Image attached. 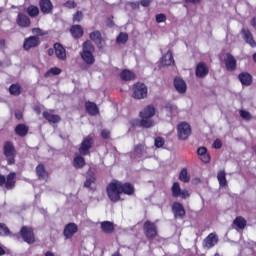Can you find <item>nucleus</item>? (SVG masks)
<instances>
[{
	"label": "nucleus",
	"mask_w": 256,
	"mask_h": 256,
	"mask_svg": "<svg viewBox=\"0 0 256 256\" xmlns=\"http://www.w3.org/2000/svg\"><path fill=\"white\" fill-rule=\"evenodd\" d=\"M21 237L25 243L29 245L35 243V234H33V229L29 227H22L20 230Z\"/></svg>",
	"instance_id": "obj_4"
},
{
	"label": "nucleus",
	"mask_w": 256,
	"mask_h": 256,
	"mask_svg": "<svg viewBox=\"0 0 256 256\" xmlns=\"http://www.w3.org/2000/svg\"><path fill=\"white\" fill-rule=\"evenodd\" d=\"M146 151H147V148H145V145L143 144H138L134 148V153L136 157H145Z\"/></svg>",
	"instance_id": "obj_34"
},
{
	"label": "nucleus",
	"mask_w": 256,
	"mask_h": 256,
	"mask_svg": "<svg viewBox=\"0 0 256 256\" xmlns=\"http://www.w3.org/2000/svg\"><path fill=\"white\" fill-rule=\"evenodd\" d=\"M165 21H167V16H165V14L156 15V23H165Z\"/></svg>",
	"instance_id": "obj_51"
},
{
	"label": "nucleus",
	"mask_w": 256,
	"mask_h": 256,
	"mask_svg": "<svg viewBox=\"0 0 256 256\" xmlns=\"http://www.w3.org/2000/svg\"><path fill=\"white\" fill-rule=\"evenodd\" d=\"M15 117H16V119H22L23 114L21 113V111H16L15 112Z\"/></svg>",
	"instance_id": "obj_58"
},
{
	"label": "nucleus",
	"mask_w": 256,
	"mask_h": 256,
	"mask_svg": "<svg viewBox=\"0 0 256 256\" xmlns=\"http://www.w3.org/2000/svg\"><path fill=\"white\" fill-rule=\"evenodd\" d=\"M195 74L199 79H205V77L209 75V67H207L205 62H200L196 66Z\"/></svg>",
	"instance_id": "obj_12"
},
{
	"label": "nucleus",
	"mask_w": 256,
	"mask_h": 256,
	"mask_svg": "<svg viewBox=\"0 0 256 256\" xmlns=\"http://www.w3.org/2000/svg\"><path fill=\"white\" fill-rule=\"evenodd\" d=\"M134 99H145L147 97V86L143 83H137L134 85Z\"/></svg>",
	"instance_id": "obj_8"
},
{
	"label": "nucleus",
	"mask_w": 256,
	"mask_h": 256,
	"mask_svg": "<svg viewBox=\"0 0 256 256\" xmlns=\"http://www.w3.org/2000/svg\"><path fill=\"white\" fill-rule=\"evenodd\" d=\"M214 149H221L223 147V142H221V139H216L213 143Z\"/></svg>",
	"instance_id": "obj_53"
},
{
	"label": "nucleus",
	"mask_w": 256,
	"mask_h": 256,
	"mask_svg": "<svg viewBox=\"0 0 256 256\" xmlns=\"http://www.w3.org/2000/svg\"><path fill=\"white\" fill-rule=\"evenodd\" d=\"M234 225H236V227H239V229H245V225H247V221H245L243 217H237L234 220Z\"/></svg>",
	"instance_id": "obj_41"
},
{
	"label": "nucleus",
	"mask_w": 256,
	"mask_h": 256,
	"mask_svg": "<svg viewBox=\"0 0 256 256\" xmlns=\"http://www.w3.org/2000/svg\"><path fill=\"white\" fill-rule=\"evenodd\" d=\"M11 95H20L21 94V87L17 84H12L9 88Z\"/></svg>",
	"instance_id": "obj_44"
},
{
	"label": "nucleus",
	"mask_w": 256,
	"mask_h": 256,
	"mask_svg": "<svg viewBox=\"0 0 256 256\" xmlns=\"http://www.w3.org/2000/svg\"><path fill=\"white\" fill-rule=\"evenodd\" d=\"M70 33L74 39H79L83 37V28L80 25H74L71 27Z\"/></svg>",
	"instance_id": "obj_27"
},
{
	"label": "nucleus",
	"mask_w": 256,
	"mask_h": 256,
	"mask_svg": "<svg viewBox=\"0 0 256 256\" xmlns=\"http://www.w3.org/2000/svg\"><path fill=\"white\" fill-rule=\"evenodd\" d=\"M239 81L242 85H245L246 87H249L251 83L253 82V77L248 72H242L238 76Z\"/></svg>",
	"instance_id": "obj_22"
},
{
	"label": "nucleus",
	"mask_w": 256,
	"mask_h": 256,
	"mask_svg": "<svg viewBox=\"0 0 256 256\" xmlns=\"http://www.w3.org/2000/svg\"><path fill=\"white\" fill-rule=\"evenodd\" d=\"M121 192L125 193V195H133L135 188L130 183H121Z\"/></svg>",
	"instance_id": "obj_31"
},
{
	"label": "nucleus",
	"mask_w": 256,
	"mask_h": 256,
	"mask_svg": "<svg viewBox=\"0 0 256 256\" xmlns=\"http://www.w3.org/2000/svg\"><path fill=\"white\" fill-rule=\"evenodd\" d=\"M120 77L122 81H133L135 79V74L129 70H123Z\"/></svg>",
	"instance_id": "obj_33"
},
{
	"label": "nucleus",
	"mask_w": 256,
	"mask_h": 256,
	"mask_svg": "<svg viewBox=\"0 0 256 256\" xmlns=\"http://www.w3.org/2000/svg\"><path fill=\"white\" fill-rule=\"evenodd\" d=\"M9 235V228L5 224L0 223V237Z\"/></svg>",
	"instance_id": "obj_46"
},
{
	"label": "nucleus",
	"mask_w": 256,
	"mask_h": 256,
	"mask_svg": "<svg viewBox=\"0 0 256 256\" xmlns=\"http://www.w3.org/2000/svg\"><path fill=\"white\" fill-rule=\"evenodd\" d=\"M155 113V106H146L142 111H140L141 120H134L133 125H140V127H145V129H151V127L155 126V121H153Z\"/></svg>",
	"instance_id": "obj_1"
},
{
	"label": "nucleus",
	"mask_w": 256,
	"mask_h": 256,
	"mask_svg": "<svg viewBox=\"0 0 256 256\" xmlns=\"http://www.w3.org/2000/svg\"><path fill=\"white\" fill-rule=\"evenodd\" d=\"M60 73L61 69L53 67L45 73V77H51V75H59Z\"/></svg>",
	"instance_id": "obj_45"
},
{
	"label": "nucleus",
	"mask_w": 256,
	"mask_h": 256,
	"mask_svg": "<svg viewBox=\"0 0 256 256\" xmlns=\"http://www.w3.org/2000/svg\"><path fill=\"white\" fill-rule=\"evenodd\" d=\"M107 25H108V27H113V20L108 19L107 20Z\"/></svg>",
	"instance_id": "obj_63"
},
{
	"label": "nucleus",
	"mask_w": 256,
	"mask_h": 256,
	"mask_svg": "<svg viewBox=\"0 0 256 256\" xmlns=\"http://www.w3.org/2000/svg\"><path fill=\"white\" fill-rule=\"evenodd\" d=\"M43 117L49 123H59V121H61V117L59 115L51 114L49 112H43Z\"/></svg>",
	"instance_id": "obj_28"
},
{
	"label": "nucleus",
	"mask_w": 256,
	"mask_h": 256,
	"mask_svg": "<svg viewBox=\"0 0 256 256\" xmlns=\"http://www.w3.org/2000/svg\"><path fill=\"white\" fill-rule=\"evenodd\" d=\"M219 243V237L215 233H210L204 240H203V247L204 249H212L215 247L216 244Z\"/></svg>",
	"instance_id": "obj_9"
},
{
	"label": "nucleus",
	"mask_w": 256,
	"mask_h": 256,
	"mask_svg": "<svg viewBox=\"0 0 256 256\" xmlns=\"http://www.w3.org/2000/svg\"><path fill=\"white\" fill-rule=\"evenodd\" d=\"M3 47H5V40L1 39L0 40V49H3Z\"/></svg>",
	"instance_id": "obj_62"
},
{
	"label": "nucleus",
	"mask_w": 256,
	"mask_h": 256,
	"mask_svg": "<svg viewBox=\"0 0 256 256\" xmlns=\"http://www.w3.org/2000/svg\"><path fill=\"white\" fill-rule=\"evenodd\" d=\"M86 111L89 115H97V113H99V108L96 103L86 102Z\"/></svg>",
	"instance_id": "obj_32"
},
{
	"label": "nucleus",
	"mask_w": 256,
	"mask_h": 256,
	"mask_svg": "<svg viewBox=\"0 0 256 256\" xmlns=\"http://www.w3.org/2000/svg\"><path fill=\"white\" fill-rule=\"evenodd\" d=\"M179 179L180 181H182V183H189V181H191V176H189V173L187 172V168H184L181 170Z\"/></svg>",
	"instance_id": "obj_38"
},
{
	"label": "nucleus",
	"mask_w": 256,
	"mask_h": 256,
	"mask_svg": "<svg viewBox=\"0 0 256 256\" xmlns=\"http://www.w3.org/2000/svg\"><path fill=\"white\" fill-rule=\"evenodd\" d=\"M91 147H93V138L88 136L84 138V140L80 145V148H79L80 155H83V156L89 155V149H91Z\"/></svg>",
	"instance_id": "obj_10"
},
{
	"label": "nucleus",
	"mask_w": 256,
	"mask_h": 256,
	"mask_svg": "<svg viewBox=\"0 0 256 256\" xmlns=\"http://www.w3.org/2000/svg\"><path fill=\"white\" fill-rule=\"evenodd\" d=\"M4 155L9 165H13V163H15V147H13V144L11 142L5 143Z\"/></svg>",
	"instance_id": "obj_5"
},
{
	"label": "nucleus",
	"mask_w": 256,
	"mask_h": 256,
	"mask_svg": "<svg viewBox=\"0 0 256 256\" xmlns=\"http://www.w3.org/2000/svg\"><path fill=\"white\" fill-rule=\"evenodd\" d=\"M128 5H130V7H132V9H139V5H141V2H139V1L130 2V3H128Z\"/></svg>",
	"instance_id": "obj_55"
},
{
	"label": "nucleus",
	"mask_w": 256,
	"mask_h": 256,
	"mask_svg": "<svg viewBox=\"0 0 256 256\" xmlns=\"http://www.w3.org/2000/svg\"><path fill=\"white\" fill-rule=\"evenodd\" d=\"M186 3H201V0H186Z\"/></svg>",
	"instance_id": "obj_61"
},
{
	"label": "nucleus",
	"mask_w": 256,
	"mask_h": 256,
	"mask_svg": "<svg viewBox=\"0 0 256 256\" xmlns=\"http://www.w3.org/2000/svg\"><path fill=\"white\" fill-rule=\"evenodd\" d=\"M242 35L245 43L250 45V47H256L255 39H253V34L251 33V31H249V29L243 28Z\"/></svg>",
	"instance_id": "obj_17"
},
{
	"label": "nucleus",
	"mask_w": 256,
	"mask_h": 256,
	"mask_svg": "<svg viewBox=\"0 0 256 256\" xmlns=\"http://www.w3.org/2000/svg\"><path fill=\"white\" fill-rule=\"evenodd\" d=\"M144 233L147 239H155L157 237V225L151 221H146L144 224Z\"/></svg>",
	"instance_id": "obj_7"
},
{
	"label": "nucleus",
	"mask_w": 256,
	"mask_h": 256,
	"mask_svg": "<svg viewBox=\"0 0 256 256\" xmlns=\"http://www.w3.org/2000/svg\"><path fill=\"white\" fill-rule=\"evenodd\" d=\"M16 134L19 135L20 137H25L27 133L29 132V128L25 126V124H19L15 128Z\"/></svg>",
	"instance_id": "obj_35"
},
{
	"label": "nucleus",
	"mask_w": 256,
	"mask_h": 256,
	"mask_svg": "<svg viewBox=\"0 0 256 256\" xmlns=\"http://www.w3.org/2000/svg\"><path fill=\"white\" fill-rule=\"evenodd\" d=\"M64 7H67L68 9H75V7H77V3H75V1H67L64 3Z\"/></svg>",
	"instance_id": "obj_52"
},
{
	"label": "nucleus",
	"mask_w": 256,
	"mask_h": 256,
	"mask_svg": "<svg viewBox=\"0 0 256 256\" xmlns=\"http://www.w3.org/2000/svg\"><path fill=\"white\" fill-rule=\"evenodd\" d=\"M110 135H111V132H109V130H102L101 132V136L103 137V139H109Z\"/></svg>",
	"instance_id": "obj_54"
},
{
	"label": "nucleus",
	"mask_w": 256,
	"mask_h": 256,
	"mask_svg": "<svg viewBox=\"0 0 256 256\" xmlns=\"http://www.w3.org/2000/svg\"><path fill=\"white\" fill-rule=\"evenodd\" d=\"M101 229L102 231H104V233H113L115 227L113 226V223L109 221H104L101 223Z\"/></svg>",
	"instance_id": "obj_36"
},
{
	"label": "nucleus",
	"mask_w": 256,
	"mask_h": 256,
	"mask_svg": "<svg viewBox=\"0 0 256 256\" xmlns=\"http://www.w3.org/2000/svg\"><path fill=\"white\" fill-rule=\"evenodd\" d=\"M94 51L95 46H93L90 41L83 43L82 52L80 55L86 65H93V63H95V56H93Z\"/></svg>",
	"instance_id": "obj_2"
},
{
	"label": "nucleus",
	"mask_w": 256,
	"mask_h": 256,
	"mask_svg": "<svg viewBox=\"0 0 256 256\" xmlns=\"http://www.w3.org/2000/svg\"><path fill=\"white\" fill-rule=\"evenodd\" d=\"M172 211L175 217H179L180 219H183V217H185V208L183 207V204L179 202H175L172 205Z\"/></svg>",
	"instance_id": "obj_19"
},
{
	"label": "nucleus",
	"mask_w": 256,
	"mask_h": 256,
	"mask_svg": "<svg viewBox=\"0 0 256 256\" xmlns=\"http://www.w3.org/2000/svg\"><path fill=\"white\" fill-rule=\"evenodd\" d=\"M45 256H55V254L53 252H46Z\"/></svg>",
	"instance_id": "obj_64"
},
{
	"label": "nucleus",
	"mask_w": 256,
	"mask_h": 256,
	"mask_svg": "<svg viewBox=\"0 0 256 256\" xmlns=\"http://www.w3.org/2000/svg\"><path fill=\"white\" fill-rule=\"evenodd\" d=\"M226 175L227 174L225 173V171L218 172L217 179L219 181L220 187H225V185H227Z\"/></svg>",
	"instance_id": "obj_39"
},
{
	"label": "nucleus",
	"mask_w": 256,
	"mask_h": 256,
	"mask_svg": "<svg viewBox=\"0 0 256 256\" xmlns=\"http://www.w3.org/2000/svg\"><path fill=\"white\" fill-rule=\"evenodd\" d=\"M162 65L164 67L175 65V60L173 59V53H171L170 50L162 57Z\"/></svg>",
	"instance_id": "obj_26"
},
{
	"label": "nucleus",
	"mask_w": 256,
	"mask_h": 256,
	"mask_svg": "<svg viewBox=\"0 0 256 256\" xmlns=\"http://www.w3.org/2000/svg\"><path fill=\"white\" fill-rule=\"evenodd\" d=\"M48 55H49L50 57H52V55H55V49L49 48V49H48Z\"/></svg>",
	"instance_id": "obj_59"
},
{
	"label": "nucleus",
	"mask_w": 256,
	"mask_h": 256,
	"mask_svg": "<svg viewBox=\"0 0 256 256\" xmlns=\"http://www.w3.org/2000/svg\"><path fill=\"white\" fill-rule=\"evenodd\" d=\"M39 43H40L39 37L30 36L24 40V43H23L24 50L30 51V49L38 47Z\"/></svg>",
	"instance_id": "obj_11"
},
{
	"label": "nucleus",
	"mask_w": 256,
	"mask_h": 256,
	"mask_svg": "<svg viewBox=\"0 0 256 256\" xmlns=\"http://www.w3.org/2000/svg\"><path fill=\"white\" fill-rule=\"evenodd\" d=\"M197 154L203 163H209V161H211V157L209 156V153H207V147H199L197 149Z\"/></svg>",
	"instance_id": "obj_25"
},
{
	"label": "nucleus",
	"mask_w": 256,
	"mask_h": 256,
	"mask_svg": "<svg viewBox=\"0 0 256 256\" xmlns=\"http://www.w3.org/2000/svg\"><path fill=\"white\" fill-rule=\"evenodd\" d=\"M36 175L41 181H47V178L49 177V173H47L43 164H39L36 167Z\"/></svg>",
	"instance_id": "obj_24"
},
{
	"label": "nucleus",
	"mask_w": 256,
	"mask_h": 256,
	"mask_svg": "<svg viewBox=\"0 0 256 256\" xmlns=\"http://www.w3.org/2000/svg\"><path fill=\"white\" fill-rule=\"evenodd\" d=\"M164 110L166 111L168 117H173V115H177V106L173 104H166Z\"/></svg>",
	"instance_id": "obj_37"
},
{
	"label": "nucleus",
	"mask_w": 256,
	"mask_h": 256,
	"mask_svg": "<svg viewBox=\"0 0 256 256\" xmlns=\"http://www.w3.org/2000/svg\"><path fill=\"white\" fill-rule=\"evenodd\" d=\"M121 182L113 181L107 186V196L113 203H117L121 199Z\"/></svg>",
	"instance_id": "obj_3"
},
{
	"label": "nucleus",
	"mask_w": 256,
	"mask_h": 256,
	"mask_svg": "<svg viewBox=\"0 0 256 256\" xmlns=\"http://www.w3.org/2000/svg\"><path fill=\"white\" fill-rule=\"evenodd\" d=\"M94 186H95V176L90 175L86 178V181L84 182V187H86L87 189H93Z\"/></svg>",
	"instance_id": "obj_40"
},
{
	"label": "nucleus",
	"mask_w": 256,
	"mask_h": 256,
	"mask_svg": "<svg viewBox=\"0 0 256 256\" xmlns=\"http://www.w3.org/2000/svg\"><path fill=\"white\" fill-rule=\"evenodd\" d=\"M54 51L57 59L59 61H67V50H65V47L59 43L54 44Z\"/></svg>",
	"instance_id": "obj_14"
},
{
	"label": "nucleus",
	"mask_w": 256,
	"mask_h": 256,
	"mask_svg": "<svg viewBox=\"0 0 256 256\" xmlns=\"http://www.w3.org/2000/svg\"><path fill=\"white\" fill-rule=\"evenodd\" d=\"M155 147L161 148L165 145V140L162 137H157L154 141Z\"/></svg>",
	"instance_id": "obj_49"
},
{
	"label": "nucleus",
	"mask_w": 256,
	"mask_h": 256,
	"mask_svg": "<svg viewBox=\"0 0 256 256\" xmlns=\"http://www.w3.org/2000/svg\"><path fill=\"white\" fill-rule=\"evenodd\" d=\"M89 37L91 41H94L98 49H103V47H105V40H103V37L101 36V32L99 31L91 32Z\"/></svg>",
	"instance_id": "obj_13"
},
{
	"label": "nucleus",
	"mask_w": 256,
	"mask_h": 256,
	"mask_svg": "<svg viewBox=\"0 0 256 256\" xmlns=\"http://www.w3.org/2000/svg\"><path fill=\"white\" fill-rule=\"evenodd\" d=\"M40 11L45 15H49L53 11V3L51 0H40Z\"/></svg>",
	"instance_id": "obj_21"
},
{
	"label": "nucleus",
	"mask_w": 256,
	"mask_h": 256,
	"mask_svg": "<svg viewBox=\"0 0 256 256\" xmlns=\"http://www.w3.org/2000/svg\"><path fill=\"white\" fill-rule=\"evenodd\" d=\"M27 13L30 17H37L39 15V8L37 6H30L27 8Z\"/></svg>",
	"instance_id": "obj_43"
},
{
	"label": "nucleus",
	"mask_w": 256,
	"mask_h": 256,
	"mask_svg": "<svg viewBox=\"0 0 256 256\" xmlns=\"http://www.w3.org/2000/svg\"><path fill=\"white\" fill-rule=\"evenodd\" d=\"M15 172H11L7 178L6 181L4 183L6 189H13V187H15Z\"/></svg>",
	"instance_id": "obj_30"
},
{
	"label": "nucleus",
	"mask_w": 256,
	"mask_h": 256,
	"mask_svg": "<svg viewBox=\"0 0 256 256\" xmlns=\"http://www.w3.org/2000/svg\"><path fill=\"white\" fill-rule=\"evenodd\" d=\"M6 178L5 176L0 174V187H3L5 185Z\"/></svg>",
	"instance_id": "obj_57"
},
{
	"label": "nucleus",
	"mask_w": 256,
	"mask_h": 256,
	"mask_svg": "<svg viewBox=\"0 0 256 256\" xmlns=\"http://www.w3.org/2000/svg\"><path fill=\"white\" fill-rule=\"evenodd\" d=\"M73 165H74L75 169H83V167H85V158H83V156L77 154L74 157Z\"/></svg>",
	"instance_id": "obj_29"
},
{
	"label": "nucleus",
	"mask_w": 256,
	"mask_h": 256,
	"mask_svg": "<svg viewBox=\"0 0 256 256\" xmlns=\"http://www.w3.org/2000/svg\"><path fill=\"white\" fill-rule=\"evenodd\" d=\"M174 87L178 93L181 95L187 93V83H185V80L181 78H175L174 79Z\"/></svg>",
	"instance_id": "obj_16"
},
{
	"label": "nucleus",
	"mask_w": 256,
	"mask_h": 256,
	"mask_svg": "<svg viewBox=\"0 0 256 256\" xmlns=\"http://www.w3.org/2000/svg\"><path fill=\"white\" fill-rule=\"evenodd\" d=\"M127 39H129L127 33L122 32L116 38V42L118 43V45H123L124 43H127Z\"/></svg>",
	"instance_id": "obj_42"
},
{
	"label": "nucleus",
	"mask_w": 256,
	"mask_h": 256,
	"mask_svg": "<svg viewBox=\"0 0 256 256\" xmlns=\"http://www.w3.org/2000/svg\"><path fill=\"white\" fill-rule=\"evenodd\" d=\"M83 20V12L81 11H77L74 15H73V21L74 23H79L80 21Z\"/></svg>",
	"instance_id": "obj_48"
},
{
	"label": "nucleus",
	"mask_w": 256,
	"mask_h": 256,
	"mask_svg": "<svg viewBox=\"0 0 256 256\" xmlns=\"http://www.w3.org/2000/svg\"><path fill=\"white\" fill-rule=\"evenodd\" d=\"M34 111L37 113V115L41 114V108L39 106L34 107Z\"/></svg>",
	"instance_id": "obj_60"
},
{
	"label": "nucleus",
	"mask_w": 256,
	"mask_h": 256,
	"mask_svg": "<svg viewBox=\"0 0 256 256\" xmlns=\"http://www.w3.org/2000/svg\"><path fill=\"white\" fill-rule=\"evenodd\" d=\"M173 197H181L182 199H187L189 197V192L187 190H181L179 183L175 182L172 186Z\"/></svg>",
	"instance_id": "obj_15"
},
{
	"label": "nucleus",
	"mask_w": 256,
	"mask_h": 256,
	"mask_svg": "<svg viewBox=\"0 0 256 256\" xmlns=\"http://www.w3.org/2000/svg\"><path fill=\"white\" fill-rule=\"evenodd\" d=\"M225 65L227 71H235L237 69V60L233 55L227 54V57L225 59Z\"/></svg>",
	"instance_id": "obj_20"
},
{
	"label": "nucleus",
	"mask_w": 256,
	"mask_h": 256,
	"mask_svg": "<svg viewBox=\"0 0 256 256\" xmlns=\"http://www.w3.org/2000/svg\"><path fill=\"white\" fill-rule=\"evenodd\" d=\"M32 33L37 37H43V35H46V33L41 28H33Z\"/></svg>",
	"instance_id": "obj_50"
},
{
	"label": "nucleus",
	"mask_w": 256,
	"mask_h": 256,
	"mask_svg": "<svg viewBox=\"0 0 256 256\" xmlns=\"http://www.w3.org/2000/svg\"><path fill=\"white\" fill-rule=\"evenodd\" d=\"M75 233H77V224L75 223L68 224L64 229V235L66 236V239H71Z\"/></svg>",
	"instance_id": "obj_23"
},
{
	"label": "nucleus",
	"mask_w": 256,
	"mask_h": 256,
	"mask_svg": "<svg viewBox=\"0 0 256 256\" xmlns=\"http://www.w3.org/2000/svg\"><path fill=\"white\" fill-rule=\"evenodd\" d=\"M16 23L19 27L25 28L29 27L31 25V19L23 13H19L17 18H16Z\"/></svg>",
	"instance_id": "obj_18"
},
{
	"label": "nucleus",
	"mask_w": 256,
	"mask_h": 256,
	"mask_svg": "<svg viewBox=\"0 0 256 256\" xmlns=\"http://www.w3.org/2000/svg\"><path fill=\"white\" fill-rule=\"evenodd\" d=\"M240 117H242V119H244L245 121H251V119H253V116H251V113L245 110H240Z\"/></svg>",
	"instance_id": "obj_47"
},
{
	"label": "nucleus",
	"mask_w": 256,
	"mask_h": 256,
	"mask_svg": "<svg viewBox=\"0 0 256 256\" xmlns=\"http://www.w3.org/2000/svg\"><path fill=\"white\" fill-rule=\"evenodd\" d=\"M151 1L152 0H141L140 5H142V7H149V5H151Z\"/></svg>",
	"instance_id": "obj_56"
},
{
	"label": "nucleus",
	"mask_w": 256,
	"mask_h": 256,
	"mask_svg": "<svg viewBox=\"0 0 256 256\" xmlns=\"http://www.w3.org/2000/svg\"><path fill=\"white\" fill-rule=\"evenodd\" d=\"M178 137L185 141V139H189V135H191V126L187 124V122H182L178 125Z\"/></svg>",
	"instance_id": "obj_6"
}]
</instances>
